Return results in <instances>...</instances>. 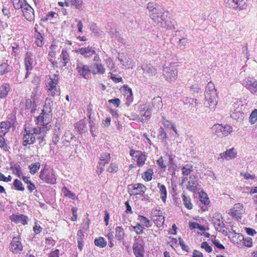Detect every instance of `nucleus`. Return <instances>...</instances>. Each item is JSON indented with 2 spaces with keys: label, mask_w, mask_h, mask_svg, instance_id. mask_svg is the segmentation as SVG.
I'll return each instance as SVG.
<instances>
[{
  "label": "nucleus",
  "mask_w": 257,
  "mask_h": 257,
  "mask_svg": "<svg viewBox=\"0 0 257 257\" xmlns=\"http://www.w3.org/2000/svg\"><path fill=\"white\" fill-rule=\"evenodd\" d=\"M144 73L148 76H153L157 73L156 69L151 64H144L141 66Z\"/></svg>",
  "instance_id": "obj_25"
},
{
  "label": "nucleus",
  "mask_w": 257,
  "mask_h": 257,
  "mask_svg": "<svg viewBox=\"0 0 257 257\" xmlns=\"http://www.w3.org/2000/svg\"><path fill=\"white\" fill-rule=\"evenodd\" d=\"M37 104L34 103L31 99L27 98L25 101V109L30 110L31 114H33L37 110Z\"/></svg>",
  "instance_id": "obj_26"
},
{
  "label": "nucleus",
  "mask_w": 257,
  "mask_h": 257,
  "mask_svg": "<svg viewBox=\"0 0 257 257\" xmlns=\"http://www.w3.org/2000/svg\"><path fill=\"white\" fill-rule=\"evenodd\" d=\"M118 59L124 66H130L131 65L130 56L127 54L122 53Z\"/></svg>",
  "instance_id": "obj_28"
},
{
  "label": "nucleus",
  "mask_w": 257,
  "mask_h": 257,
  "mask_svg": "<svg viewBox=\"0 0 257 257\" xmlns=\"http://www.w3.org/2000/svg\"><path fill=\"white\" fill-rule=\"evenodd\" d=\"M60 136L61 131L60 128L59 127L57 128L55 127L52 137V142L54 145H57L59 142Z\"/></svg>",
  "instance_id": "obj_42"
},
{
  "label": "nucleus",
  "mask_w": 257,
  "mask_h": 257,
  "mask_svg": "<svg viewBox=\"0 0 257 257\" xmlns=\"http://www.w3.org/2000/svg\"><path fill=\"white\" fill-rule=\"evenodd\" d=\"M158 187L159 189V192L160 193V198L164 203H165L167 199V191L166 188L164 185L161 184L160 183H158Z\"/></svg>",
  "instance_id": "obj_31"
},
{
  "label": "nucleus",
  "mask_w": 257,
  "mask_h": 257,
  "mask_svg": "<svg viewBox=\"0 0 257 257\" xmlns=\"http://www.w3.org/2000/svg\"><path fill=\"white\" fill-rule=\"evenodd\" d=\"M62 192L64 196L68 198L75 200V194L70 191L66 187L64 186L62 188Z\"/></svg>",
  "instance_id": "obj_45"
},
{
  "label": "nucleus",
  "mask_w": 257,
  "mask_h": 257,
  "mask_svg": "<svg viewBox=\"0 0 257 257\" xmlns=\"http://www.w3.org/2000/svg\"><path fill=\"white\" fill-rule=\"evenodd\" d=\"M133 250L136 257L144 256L145 249L142 243L135 241L133 246Z\"/></svg>",
  "instance_id": "obj_22"
},
{
  "label": "nucleus",
  "mask_w": 257,
  "mask_h": 257,
  "mask_svg": "<svg viewBox=\"0 0 257 257\" xmlns=\"http://www.w3.org/2000/svg\"><path fill=\"white\" fill-rule=\"evenodd\" d=\"M37 132V127L31 125L25 126L23 138V145L26 147L28 145L33 144L35 142V135Z\"/></svg>",
  "instance_id": "obj_3"
},
{
  "label": "nucleus",
  "mask_w": 257,
  "mask_h": 257,
  "mask_svg": "<svg viewBox=\"0 0 257 257\" xmlns=\"http://www.w3.org/2000/svg\"><path fill=\"white\" fill-rule=\"evenodd\" d=\"M10 166L11 170L13 171L14 174L22 173V168L18 164L11 162L10 163Z\"/></svg>",
  "instance_id": "obj_54"
},
{
  "label": "nucleus",
  "mask_w": 257,
  "mask_h": 257,
  "mask_svg": "<svg viewBox=\"0 0 257 257\" xmlns=\"http://www.w3.org/2000/svg\"><path fill=\"white\" fill-rule=\"evenodd\" d=\"M39 178L43 182L50 185L56 183L57 177L54 171L49 170L46 167L40 171Z\"/></svg>",
  "instance_id": "obj_4"
},
{
  "label": "nucleus",
  "mask_w": 257,
  "mask_h": 257,
  "mask_svg": "<svg viewBox=\"0 0 257 257\" xmlns=\"http://www.w3.org/2000/svg\"><path fill=\"white\" fill-rule=\"evenodd\" d=\"M243 204L241 203H236L234 205L233 207L230 210V214L232 217L235 218L237 220L241 219V215L243 213Z\"/></svg>",
  "instance_id": "obj_20"
},
{
  "label": "nucleus",
  "mask_w": 257,
  "mask_h": 257,
  "mask_svg": "<svg viewBox=\"0 0 257 257\" xmlns=\"http://www.w3.org/2000/svg\"><path fill=\"white\" fill-rule=\"evenodd\" d=\"M90 29L94 35L96 37L101 36L103 33V32L100 30L97 26L96 24L94 22L90 24Z\"/></svg>",
  "instance_id": "obj_38"
},
{
  "label": "nucleus",
  "mask_w": 257,
  "mask_h": 257,
  "mask_svg": "<svg viewBox=\"0 0 257 257\" xmlns=\"http://www.w3.org/2000/svg\"><path fill=\"white\" fill-rule=\"evenodd\" d=\"M35 38L36 39L35 44L38 47H42L44 44L43 36L40 33L37 32Z\"/></svg>",
  "instance_id": "obj_43"
},
{
  "label": "nucleus",
  "mask_w": 257,
  "mask_h": 257,
  "mask_svg": "<svg viewBox=\"0 0 257 257\" xmlns=\"http://www.w3.org/2000/svg\"><path fill=\"white\" fill-rule=\"evenodd\" d=\"M225 153L227 157V160L232 159L236 157V152H235L234 148H231L229 150H227Z\"/></svg>",
  "instance_id": "obj_53"
},
{
  "label": "nucleus",
  "mask_w": 257,
  "mask_h": 257,
  "mask_svg": "<svg viewBox=\"0 0 257 257\" xmlns=\"http://www.w3.org/2000/svg\"><path fill=\"white\" fill-rule=\"evenodd\" d=\"M48 89V95L53 97L59 96L60 94V90L59 87H56Z\"/></svg>",
  "instance_id": "obj_46"
},
{
  "label": "nucleus",
  "mask_w": 257,
  "mask_h": 257,
  "mask_svg": "<svg viewBox=\"0 0 257 257\" xmlns=\"http://www.w3.org/2000/svg\"><path fill=\"white\" fill-rule=\"evenodd\" d=\"M153 174V170L152 169H149L144 173L142 175V178L146 181H149L152 179V176Z\"/></svg>",
  "instance_id": "obj_47"
},
{
  "label": "nucleus",
  "mask_w": 257,
  "mask_h": 257,
  "mask_svg": "<svg viewBox=\"0 0 257 257\" xmlns=\"http://www.w3.org/2000/svg\"><path fill=\"white\" fill-rule=\"evenodd\" d=\"M204 95L205 106L211 109H214L217 104V95L214 84L212 82H209L207 84Z\"/></svg>",
  "instance_id": "obj_2"
},
{
  "label": "nucleus",
  "mask_w": 257,
  "mask_h": 257,
  "mask_svg": "<svg viewBox=\"0 0 257 257\" xmlns=\"http://www.w3.org/2000/svg\"><path fill=\"white\" fill-rule=\"evenodd\" d=\"M111 157L109 153L107 152L102 153L100 154L99 161L97 166V173L100 174L104 170V166L110 161Z\"/></svg>",
  "instance_id": "obj_8"
},
{
  "label": "nucleus",
  "mask_w": 257,
  "mask_h": 257,
  "mask_svg": "<svg viewBox=\"0 0 257 257\" xmlns=\"http://www.w3.org/2000/svg\"><path fill=\"white\" fill-rule=\"evenodd\" d=\"M214 134L218 137H222L228 135L232 132V127L229 125H223L220 124H215L212 127Z\"/></svg>",
  "instance_id": "obj_7"
},
{
  "label": "nucleus",
  "mask_w": 257,
  "mask_h": 257,
  "mask_svg": "<svg viewBox=\"0 0 257 257\" xmlns=\"http://www.w3.org/2000/svg\"><path fill=\"white\" fill-rule=\"evenodd\" d=\"M76 52L83 56L84 58H90L94 54H95V48L88 46L87 47H82L76 50Z\"/></svg>",
  "instance_id": "obj_19"
},
{
  "label": "nucleus",
  "mask_w": 257,
  "mask_h": 257,
  "mask_svg": "<svg viewBox=\"0 0 257 257\" xmlns=\"http://www.w3.org/2000/svg\"><path fill=\"white\" fill-rule=\"evenodd\" d=\"M12 70V67L7 63H3L0 65V75H3Z\"/></svg>",
  "instance_id": "obj_39"
},
{
  "label": "nucleus",
  "mask_w": 257,
  "mask_h": 257,
  "mask_svg": "<svg viewBox=\"0 0 257 257\" xmlns=\"http://www.w3.org/2000/svg\"><path fill=\"white\" fill-rule=\"evenodd\" d=\"M69 1L72 6L75 8L80 10L82 9V1L81 0H67Z\"/></svg>",
  "instance_id": "obj_59"
},
{
  "label": "nucleus",
  "mask_w": 257,
  "mask_h": 257,
  "mask_svg": "<svg viewBox=\"0 0 257 257\" xmlns=\"http://www.w3.org/2000/svg\"><path fill=\"white\" fill-rule=\"evenodd\" d=\"M162 123L164 124V126L167 128H170L173 130V131L177 133V130L175 128V126L173 123L171 122L168 120H166L164 117H163Z\"/></svg>",
  "instance_id": "obj_61"
},
{
  "label": "nucleus",
  "mask_w": 257,
  "mask_h": 257,
  "mask_svg": "<svg viewBox=\"0 0 257 257\" xmlns=\"http://www.w3.org/2000/svg\"><path fill=\"white\" fill-rule=\"evenodd\" d=\"M152 110L153 108L150 104H145L140 107V114L142 117L141 119L142 122H145L151 118Z\"/></svg>",
  "instance_id": "obj_11"
},
{
  "label": "nucleus",
  "mask_w": 257,
  "mask_h": 257,
  "mask_svg": "<svg viewBox=\"0 0 257 257\" xmlns=\"http://www.w3.org/2000/svg\"><path fill=\"white\" fill-rule=\"evenodd\" d=\"M115 237L118 241H121L124 239V231L122 226H117L115 229Z\"/></svg>",
  "instance_id": "obj_34"
},
{
  "label": "nucleus",
  "mask_w": 257,
  "mask_h": 257,
  "mask_svg": "<svg viewBox=\"0 0 257 257\" xmlns=\"http://www.w3.org/2000/svg\"><path fill=\"white\" fill-rule=\"evenodd\" d=\"M129 193L131 195H140L143 196L147 190L145 185L141 183L131 184L128 186Z\"/></svg>",
  "instance_id": "obj_13"
},
{
  "label": "nucleus",
  "mask_w": 257,
  "mask_h": 257,
  "mask_svg": "<svg viewBox=\"0 0 257 257\" xmlns=\"http://www.w3.org/2000/svg\"><path fill=\"white\" fill-rule=\"evenodd\" d=\"M91 73L93 75H103L105 72L104 65L99 62L92 64L90 66Z\"/></svg>",
  "instance_id": "obj_21"
},
{
  "label": "nucleus",
  "mask_w": 257,
  "mask_h": 257,
  "mask_svg": "<svg viewBox=\"0 0 257 257\" xmlns=\"http://www.w3.org/2000/svg\"><path fill=\"white\" fill-rule=\"evenodd\" d=\"M53 100L51 98L47 97L45 100V104L44 105V109L46 110L49 113H51L52 110Z\"/></svg>",
  "instance_id": "obj_48"
},
{
  "label": "nucleus",
  "mask_w": 257,
  "mask_h": 257,
  "mask_svg": "<svg viewBox=\"0 0 257 257\" xmlns=\"http://www.w3.org/2000/svg\"><path fill=\"white\" fill-rule=\"evenodd\" d=\"M212 220L214 227L219 231H221L222 229L225 227L223 217L220 213H215L213 215Z\"/></svg>",
  "instance_id": "obj_17"
},
{
  "label": "nucleus",
  "mask_w": 257,
  "mask_h": 257,
  "mask_svg": "<svg viewBox=\"0 0 257 257\" xmlns=\"http://www.w3.org/2000/svg\"><path fill=\"white\" fill-rule=\"evenodd\" d=\"M29 168L30 173L34 175L40 169V164L39 163L32 164L29 166Z\"/></svg>",
  "instance_id": "obj_57"
},
{
  "label": "nucleus",
  "mask_w": 257,
  "mask_h": 257,
  "mask_svg": "<svg viewBox=\"0 0 257 257\" xmlns=\"http://www.w3.org/2000/svg\"><path fill=\"white\" fill-rule=\"evenodd\" d=\"M60 61L59 63L61 67L66 66L70 62V55L67 50L64 48L62 50L61 53L60 55Z\"/></svg>",
  "instance_id": "obj_24"
},
{
  "label": "nucleus",
  "mask_w": 257,
  "mask_h": 257,
  "mask_svg": "<svg viewBox=\"0 0 257 257\" xmlns=\"http://www.w3.org/2000/svg\"><path fill=\"white\" fill-rule=\"evenodd\" d=\"M138 220L141 222L142 226L143 227L145 226L147 227H149L152 226V222L146 217L139 215L138 216Z\"/></svg>",
  "instance_id": "obj_44"
},
{
  "label": "nucleus",
  "mask_w": 257,
  "mask_h": 257,
  "mask_svg": "<svg viewBox=\"0 0 257 257\" xmlns=\"http://www.w3.org/2000/svg\"><path fill=\"white\" fill-rule=\"evenodd\" d=\"M27 3L26 0H17L13 2L14 7L16 10L22 9L25 4Z\"/></svg>",
  "instance_id": "obj_50"
},
{
  "label": "nucleus",
  "mask_w": 257,
  "mask_h": 257,
  "mask_svg": "<svg viewBox=\"0 0 257 257\" xmlns=\"http://www.w3.org/2000/svg\"><path fill=\"white\" fill-rule=\"evenodd\" d=\"M50 125L47 126L37 127L38 132L35 135V139L37 138L39 141V144L40 146H43L45 144V137H46L47 132L50 130Z\"/></svg>",
  "instance_id": "obj_15"
},
{
  "label": "nucleus",
  "mask_w": 257,
  "mask_h": 257,
  "mask_svg": "<svg viewBox=\"0 0 257 257\" xmlns=\"http://www.w3.org/2000/svg\"><path fill=\"white\" fill-rule=\"evenodd\" d=\"M25 69L26 70H32L33 69V60L32 57L28 54L26 55L24 60Z\"/></svg>",
  "instance_id": "obj_35"
},
{
  "label": "nucleus",
  "mask_w": 257,
  "mask_h": 257,
  "mask_svg": "<svg viewBox=\"0 0 257 257\" xmlns=\"http://www.w3.org/2000/svg\"><path fill=\"white\" fill-rule=\"evenodd\" d=\"M189 180L188 182L187 189L193 193L199 191L201 188L200 182H199L197 176L195 175H191L189 178Z\"/></svg>",
  "instance_id": "obj_9"
},
{
  "label": "nucleus",
  "mask_w": 257,
  "mask_h": 257,
  "mask_svg": "<svg viewBox=\"0 0 257 257\" xmlns=\"http://www.w3.org/2000/svg\"><path fill=\"white\" fill-rule=\"evenodd\" d=\"M56 15V13H55L54 12H49L48 13V14L46 15V16H43L41 18V21L43 22H47L48 21H51Z\"/></svg>",
  "instance_id": "obj_56"
},
{
  "label": "nucleus",
  "mask_w": 257,
  "mask_h": 257,
  "mask_svg": "<svg viewBox=\"0 0 257 257\" xmlns=\"http://www.w3.org/2000/svg\"><path fill=\"white\" fill-rule=\"evenodd\" d=\"M40 95L37 92V90L34 89L32 92L31 98L34 103H36L37 105L39 102V97Z\"/></svg>",
  "instance_id": "obj_58"
},
{
  "label": "nucleus",
  "mask_w": 257,
  "mask_h": 257,
  "mask_svg": "<svg viewBox=\"0 0 257 257\" xmlns=\"http://www.w3.org/2000/svg\"><path fill=\"white\" fill-rule=\"evenodd\" d=\"M257 120V109H254L249 116V122L251 124H254Z\"/></svg>",
  "instance_id": "obj_63"
},
{
  "label": "nucleus",
  "mask_w": 257,
  "mask_h": 257,
  "mask_svg": "<svg viewBox=\"0 0 257 257\" xmlns=\"http://www.w3.org/2000/svg\"><path fill=\"white\" fill-rule=\"evenodd\" d=\"M3 135L0 134V148L3 149L5 151H9L10 147L6 143L5 139Z\"/></svg>",
  "instance_id": "obj_60"
},
{
  "label": "nucleus",
  "mask_w": 257,
  "mask_h": 257,
  "mask_svg": "<svg viewBox=\"0 0 257 257\" xmlns=\"http://www.w3.org/2000/svg\"><path fill=\"white\" fill-rule=\"evenodd\" d=\"M135 158L137 159V164L139 167H142L145 164L146 155L145 152L141 151L137 152V154L135 155Z\"/></svg>",
  "instance_id": "obj_27"
},
{
  "label": "nucleus",
  "mask_w": 257,
  "mask_h": 257,
  "mask_svg": "<svg viewBox=\"0 0 257 257\" xmlns=\"http://www.w3.org/2000/svg\"><path fill=\"white\" fill-rule=\"evenodd\" d=\"M10 86L8 83H5L0 87V97L3 98L6 97L10 91Z\"/></svg>",
  "instance_id": "obj_36"
},
{
  "label": "nucleus",
  "mask_w": 257,
  "mask_h": 257,
  "mask_svg": "<svg viewBox=\"0 0 257 257\" xmlns=\"http://www.w3.org/2000/svg\"><path fill=\"white\" fill-rule=\"evenodd\" d=\"M94 244L101 248L104 247L107 244V242L105 241L102 237H99L94 240Z\"/></svg>",
  "instance_id": "obj_49"
},
{
  "label": "nucleus",
  "mask_w": 257,
  "mask_h": 257,
  "mask_svg": "<svg viewBox=\"0 0 257 257\" xmlns=\"http://www.w3.org/2000/svg\"><path fill=\"white\" fill-rule=\"evenodd\" d=\"M155 224L158 228L163 226L165 221V217L164 216L153 218Z\"/></svg>",
  "instance_id": "obj_55"
},
{
  "label": "nucleus",
  "mask_w": 257,
  "mask_h": 257,
  "mask_svg": "<svg viewBox=\"0 0 257 257\" xmlns=\"http://www.w3.org/2000/svg\"><path fill=\"white\" fill-rule=\"evenodd\" d=\"M52 47L53 45H51L50 47V49H51V50L48 53L47 59L49 60V61L51 62V63L54 67H57V61L53 60V59L55 58L56 57V52L52 49Z\"/></svg>",
  "instance_id": "obj_37"
},
{
  "label": "nucleus",
  "mask_w": 257,
  "mask_h": 257,
  "mask_svg": "<svg viewBox=\"0 0 257 257\" xmlns=\"http://www.w3.org/2000/svg\"><path fill=\"white\" fill-rule=\"evenodd\" d=\"M246 0H224L226 6L233 9L243 10L246 7Z\"/></svg>",
  "instance_id": "obj_14"
},
{
  "label": "nucleus",
  "mask_w": 257,
  "mask_h": 257,
  "mask_svg": "<svg viewBox=\"0 0 257 257\" xmlns=\"http://www.w3.org/2000/svg\"><path fill=\"white\" fill-rule=\"evenodd\" d=\"M162 106L163 103L161 97L158 96L153 99L152 106H151L153 109L158 110L160 108H162Z\"/></svg>",
  "instance_id": "obj_30"
},
{
  "label": "nucleus",
  "mask_w": 257,
  "mask_h": 257,
  "mask_svg": "<svg viewBox=\"0 0 257 257\" xmlns=\"http://www.w3.org/2000/svg\"><path fill=\"white\" fill-rule=\"evenodd\" d=\"M182 173L184 176H188L193 171V166L191 164H186L181 168Z\"/></svg>",
  "instance_id": "obj_40"
},
{
  "label": "nucleus",
  "mask_w": 257,
  "mask_h": 257,
  "mask_svg": "<svg viewBox=\"0 0 257 257\" xmlns=\"http://www.w3.org/2000/svg\"><path fill=\"white\" fill-rule=\"evenodd\" d=\"M197 100L196 99L189 98L188 97H185L183 98V102L184 104L188 108H192L195 107L197 104Z\"/></svg>",
  "instance_id": "obj_32"
},
{
  "label": "nucleus",
  "mask_w": 257,
  "mask_h": 257,
  "mask_svg": "<svg viewBox=\"0 0 257 257\" xmlns=\"http://www.w3.org/2000/svg\"><path fill=\"white\" fill-rule=\"evenodd\" d=\"M190 92L195 95V94H198L201 92V89L198 87L197 84H194L190 87Z\"/></svg>",
  "instance_id": "obj_64"
},
{
  "label": "nucleus",
  "mask_w": 257,
  "mask_h": 257,
  "mask_svg": "<svg viewBox=\"0 0 257 257\" xmlns=\"http://www.w3.org/2000/svg\"><path fill=\"white\" fill-rule=\"evenodd\" d=\"M49 115V112L45 111L44 109H42L40 115L36 117L38 123L43 125V126H47V125H50L51 126V124L48 118Z\"/></svg>",
  "instance_id": "obj_18"
},
{
  "label": "nucleus",
  "mask_w": 257,
  "mask_h": 257,
  "mask_svg": "<svg viewBox=\"0 0 257 257\" xmlns=\"http://www.w3.org/2000/svg\"><path fill=\"white\" fill-rule=\"evenodd\" d=\"M242 85L251 93L257 95V80L252 77H247L242 81Z\"/></svg>",
  "instance_id": "obj_10"
},
{
  "label": "nucleus",
  "mask_w": 257,
  "mask_h": 257,
  "mask_svg": "<svg viewBox=\"0 0 257 257\" xmlns=\"http://www.w3.org/2000/svg\"><path fill=\"white\" fill-rule=\"evenodd\" d=\"M75 127L76 128L79 134H82L87 131V126L85 121L81 120L75 124Z\"/></svg>",
  "instance_id": "obj_33"
},
{
  "label": "nucleus",
  "mask_w": 257,
  "mask_h": 257,
  "mask_svg": "<svg viewBox=\"0 0 257 257\" xmlns=\"http://www.w3.org/2000/svg\"><path fill=\"white\" fill-rule=\"evenodd\" d=\"M13 185L15 187V189L18 191H24L25 190V188L23 183L18 179L14 180Z\"/></svg>",
  "instance_id": "obj_51"
},
{
  "label": "nucleus",
  "mask_w": 257,
  "mask_h": 257,
  "mask_svg": "<svg viewBox=\"0 0 257 257\" xmlns=\"http://www.w3.org/2000/svg\"><path fill=\"white\" fill-rule=\"evenodd\" d=\"M21 10L24 17L26 20L30 22L34 20V10L28 3L25 4Z\"/></svg>",
  "instance_id": "obj_16"
},
{
  "label": "nucleus",
  "mask_w": 257,
  "mask_h": 257,
  "mask_svg": "<svg viewBox=\"0 0 257 257\" xmlns=\"http://www.w3.org/2000/svg\"><path fill=\"white\" fill-rule=\"evenodd\" d=\"M118 166L116 163H111L108 166L106 171L110 173H115L118 171Z\"/></svg>",
  "instance_id": "obj_52"
},
{
  "label": "nucleus",
  "mask_w": 257,
  "mask_h": 257,
  "mask_svg": "<svg viewBox=\"0 0 257 257\" xmlns=\"http://www.w3.org/2000/svg\"><path fill=\"white\" fill-rule=\"evenodd\" d=\"M21 237H14L10 244V250L15 254L20 253L23 249V246L21 242Z\"/></svg>",
  "instance_id": "obj_12"
},
{
  "label": "nucleus",
  "mask_w": 257,
  "mask_h": 257,
  "mask_svg": "<svg viewBox=\"0 0 257 257\" xmlns=\"http://www.w3.org/2000/svg\"><path fill=\"white\" fill-rule=\"evenodd\" d=\"M182 198L185 206L188 209H191L193 205L191 203L190 198L189 197H187L185 195H183Z\"/></svg>",
  "instance_id": "obj_62"
},
{
  "label": "nucleus",
  "mask_w": 257,
  "mask_h": 257,
  "mask_svg": "<svg viewBox=\"0 0 257 257\" xmlns=\"http://www.w3.org/2000/svg\"><path fill=\"white\" fill-rule=\"evenodd\" d=\"M163 74L167 81L172 82L177 78L178 70L174 65L170 64L169 66L163 68Z\"/></svg>",
  "instance_id": "obj_6"
},
{
  "label": "nucleus",
  "mask_w": 257,
  "mask_h": 257,
  "mask_svg": "<svg viewBox=\"0 0 257 257\" xmlns=\"http://www.w3.org/2000/svg\"><path fill=\"white\" fill-rule=\"evenodd\" d=\"M154 11L155 12L150 14V17L159 26L167 29L174 28L170 18L168 16V11H165L162 7H159L158 9H156Z\"/></svg>",
  "instance_id": "obj_1"
},
{
  "label": "nucleus",
  "mask_w": 257,
  "mask_h": 257,
  "mask_svg": "<svg viewBox=\"0 0 257 257\" xmlns=\"http://www.w3.org/2000/svg\"><path fill=\"white\" fill-rule=\"evenodd\" d=\"M9 218L11 221L16 223H21L23 225L28 224V217L24 214L17 215L13 214Z\"/></svg>",
  "instance_id": "obj_23"
},
{
  "label": "nucleus",
  "mask_w": 257,
  "mask_h": 257,
  "mask_svg": "<svg viewBox=\"0 0 257 257\" xmlns=\"http://www.w3.org/2000/svg\"><path fill=\"white\" fill-rule=\"evenodd\" d=\"M59 81V75L54 74L52 77L50 78L49 81H48L46 84L47 88H51L56 87H58L57 84Z\"/></svg>",
  "instance_id": "obj_29"
},
{
  "label": "nucleus",
  "mask_w": 257,
  "mask_h": 257,
  "mask_svg": "<svg viewBox=\"0 0 257 257\" xmlns=\"http://www.w3.org/2000/svg\"><path fill=\"white\" fill-rule=\"evenodd\" d=\"M75 70L77 75L84 79H88L91 74L90 66L84 64L78 59L76 61Z\"/></svg>",
  "instance_id": "obj_5"
},
{
  "label": "nucleus",
  "mask_w": 257,
  "mask_h": 257,
  "mask_svg": "<svg viewBox=\"0 0 257 257\" xmlns=\"http://www.w3.org/2000/svg\"><path fill=\"white\" fill-rule=\"evenodd\" d=\"M7 121H3L0 123V129L1 130V133L3 136H5L6 134L9 131L10 129L12 126H11Z\"/></svg>",
  "instance_id": "obj_41"
}]
</instances>
